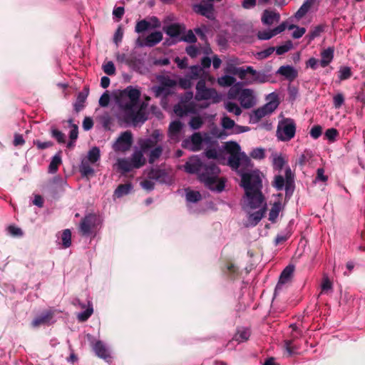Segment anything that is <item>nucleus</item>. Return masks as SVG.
Segmentation results:
<instances>
[{
  "label": "nucleus",
  "instance_id": "1",
  "mask_svg": "<svg viewBox=\"0 0 365 365\" xmlns=\"http://www.w3.org/2000/svg\"><path fill=\"white\" fill-rule=\"evenodd\" d=\"M140 91L132 86L120 91L116 97L118 111L115 116L119 123H132L134 125L144 123L147 116L142 109L138 108Z\"/></svg>",
  "mask_w": 365,
  "mask_h": 365
},
{
  "label": "nucleus",
  "instance_id": "2",
  "mask_svg": "<svg viewBox=\"0 0 365 365\" xmlns=\"http://www.w3.org/2000/svg\"><path fill=\"white\" fill-rule=\"evenodd\" d=\"M184 170L189 174H197L200 182L211 190L221 192L225 182L220 180L219 168L212 162L203 163L197 155L190 157L184 165Z\"/></svg>",
  "mask_w": 365,
  "mask_h": 365
},
{
  "label": "nucleus",
  "instance_id": "3",
  "mask_svg": "<svg viewBox=\"0 0 365 365\" xmlns=\"http://www.w3.org/2000/svg\"><path fill=\"white\" fill-rule=\"evenodd\" d=\"M237 173L241 177L240 186L245 190L244 202L253 207L259 206L265 199L262 193V173L257 169L246 172L237 170Z\"/></svg>",
  "mask_w": 365,
  "mask_h": 365
},
{
  "label": "nucleus",
  "instance_id": "4",
  "mask_svg": "<svg viewBox=\"0 0 365 365\" xmlns=\"http://www.w3.org/2000/svg\"><path fill=\"white\" fill-rule=\"evenodd\" d=\"M225 150L230 154L227 163L232 170H237L240 167L248 168L252 165L250 158L245 153L241 151V148L237 143L227 142L225 145Z\"/></svg>",
  "mask_w": 365,
  "mask_h": 365
},
{
  "label": "nucleus",
  "instance_id": "5",
  "mask_svg": "<svg viewBox=\"0 0 365 365\" xmlns=\"http://www.w3.org/2000/svg\"><path fill=\"white\" fill-rule=\"evenodd\" d=\"M101 158L99 148L94 146L91 148L87 155L81 157L79 165V171L83 178H89L94 175L95 170L93 168Z\"/></svg>",
  "mask_w": 365,
  "mask_h": 365
},
{
  "label": "nucleus",
  "instance_id": "6",
  "mask_svg": "<svg viewBox=\"0 0 365 365\" xmlns=\"http://www.w3.org/2000/svg\"><path fill=\"white\" fill-rule=\"evenodd\" d=\"M205 79H199L196 84L195 99L197 101H210L212 103H217L221 99L222 96L217 91L212 88H207L205 83Z\"/></svg>",
  "mask_w": 365,
  "mask_h": 365
},
{
  "label": "nucleus",
  "instance_id": "7",
  "mask_svg": "<svg viewBox=\"0 0 365 365\" xmlns=\"http://www.w3.org/2000/svg\"><path fill=\"white\" fill-rule=\"evenodd\" d=\"M228 97L232 99L237 98L244 108H250L256 103L254 92L250 88H232L229 91Z\"/></svg>",
  "mask_w": 365,
  "mask_h": 365
},
{
  "label": "nucleus",
  "instance_id": "8",
  "mask_svg": "<svg viewBox=\"0 0 365 365\" xmlns=\"http://www.w3.org/2000/svg\"><path fill=\"white\" fill-rule=\"evenodd\" d=\"M296 128V123L293 119L284 118L278 123L276 136L280 141L288 142L294 137Z\"/></svg>",
  "mask_w": 365,
  "mask_h": 365
},
{
  "label": "nucleus",
  "instance_id": "9",
  "mask_svg": "<svg viewBox=\"0 0 365 365\" xmlns=\"http://www.w3.org/2000/svg\"><path fill=\"white\" fill-rule=\"evenodd\" d=\"M210 142V137L207 133H194L190 137L184 139L182 142V147L190 151L200 150L205 143Z\"/></svg>",
  "mask_w": 365,
  "mask_h": 365
},
{
  "label": "nucleus",
  "instance_id": "10",
  "mask_svg": "<svg viewBox=\"0 0 365 365\" xmlns=\"http://www.w3.org/2000/svg\"><path fill=\"white\" fill-rule=\"evenodd\" d=\"M271 99L263 106L255 110L250 115V120L257 123L263 117L271 114L279 106L277 95L274 93L269 94Z\"/></svg>",
  "mask_w": 365,
  "mask_h": 365
},
{
  "label": "nucleus",
  "instance_id": "11",
  "mask_svg": "<svg viewBox=\"0 0 365 365\" xmlns=\"http://www.w3.org/2000/svg\"><path fill=\"white\" fill-rule=\"evenodd\" d=\"M245 207L250 208V210L259 209L257 211L254 212L252 213H250L247 217V223L246 224L247 227L256 226L260 220L264 217L266 211H267V202L265 199H263V202L260 203L259 206L253 207L251 205L245 202Z\"/></svg>",
  "mask_w": 365,
  "mask_h": 365
},
{
  "label": "nucleus",
  "instance_id": "12",
  "mask_svg": "<svg viewBox=\"0 0 365 365\" xmlns=\"http://www.w3.org/2000/svg\"><path fill=\"white\" fill-rule=\"evenodd\" d=\"M133 143V134L130 130L120 133L116 140L113 143L112 148L115 152H125L132 146Z\"/></svg>",
  "mask_w": 365,
  "mask_h": 365
},
{
  "label": "nucleus",
  "instance_id": "13",
  "mask_svg": "<svg viewBox=\"0 0 365 365\" xmlns=\"http://www.w3.org/2000/svg\"><path fill=\"white\" fill-rule=\"evenodd\" d=\"M193 11L208 19L213 20L215 18L214 5L212 2L202 1L200 4L193 5Z\"/></svg>",
  "mask_w": 365,
  "mask_h": 365
},
{
  "label": "nucleus",
  "instance_id": "14",
  "mask_svg": "<svg viewBox=\"0 0 365 365\" xmlns=\"http://www.w3.org/2000/svg\"><path fill=\"white\" fill-rule=\"evenodd\" d=\"M98 218L94 214L86 215L80 224V230L83 235L89 236L96 227Z\"/></svg>",
  "mask_w": 365,
  "mask_h": 365
},
{
  "label": "nucleus",
  "instance_id": "15",
  "mask_svg": "<svg viewBox=\"0 0 365 365\" xmlns=\"http://www.w3.org/2000/svg\"><path fill=\"white\" fill-rule=\"evenodd\" d=\"M184 124L180 120L172 121L168 128V137L172 143L179 142L184 135Z\"/></svg>",
  "mask_w": 365,
  "mask_h": 365
},
{
  "label": "nucleus",
  "instance_id": "16",
  "mask_svg": "<svg viewBox=\"0 0 365 365\" xmlns=\"http://www.w3.org/2000/svg\"><path fill=\"white\" fill-rule=\"evenodd\" d=\"M163 40V34L160 31H154L148 35L144 41L138 38L135 41V45L138 47H153L159 43Z\"/></svg>",
  "mask_w": 365,
  "mask_h": 365
},
{
  "label": "nucleus",
  "instance_id": "17",
  "mask_svg": "<svg viewBox=\"0 0 365 365\" xmlns=\"http://www.w3.org/2000/svg\"><path fill=\"white\" fill-rule=\"evenodd\" d=\"M290 327L292 329V333L291 334L292 339H286L284 341V349L287 353L288 356H291L294 354V351L297 349L296 346L292 345L293 341L302 335V332L299 330L297 326L295 324H292Z\"/></svg>",
  "mask_w": 365,
  "mask_h": 365
},
{
  "label": "nucleus",
  "instance_id": "18",
  "mask_svg": "<svg viewBox=\"0 0 365 365\" xmlns=\"http://www.w3.org/2000/svg\"><path fill=\"white\" fill-rule=\"evenodd\" d=\"M148 177L149 179L155 180L161 184H170L171 182L167 172L159 168H152L149 171Z\"/></svg>",
  "mask_w": 365,
  "mask_h": 365
},
{
  "label": "nucleus",
  "instance_id": "19",
  "mask_svg": "<svg viewBox=\"0 0 365 365\" xmlns=\"http://www.w3.org/2000/svg\"><path fill=\"white\" fill-rule=\"evenodd\" d=\"M96 354L106 361L109 362L111 359L110 353L108 346L101 341H97L92 345Z\"/></svg>",
  "mask_w": 365,
  "mask_h": 365
},
{
  "label": "nucleus",
  "instance_id": "20",
  "mask_svg": "<svg viewBox=\"0 0 365 365\" xmlns=\"http://www.w3.org/2000/svg\"><path fill=\"white\" fill-rule=\"evenodd\" d=\"M294 270V266L292 264H289L282 271V272L280 274L279 282L276 285L275 290H274V294L282 289V287L284 284H285L287 282H288Z\"/></svg>",
  "mask_w": 365,
  "mask_h": 365
},
{
  "label": "nucleus",
  "instance_id": "21",
  "mask_svg": "<svg viewBox=\"0 0 365 365\" xmlns=\"http://www.w3.org/2000/svg\"><path fill=\"white\" fill-rule=\"evenodd\" d=\"M53 312L52 311H46L37 316L31 322L34 327H37L41 324H50L54 322L53 319Z\"/></svg>",
  "mask_w": 365,
  "mask_h": 365
},
{
  "label": "nucleus",
  "instance_id": "22",
  "mask_svg": "<svg viewBox=\"0 0 365 365\" xmlns=\"http://www.w3.org/2000/svg\"><path fill=\"white\" fill-rule=\"evenodd\" d=\"M247 73H250L252 76V79L249 81L250 83H263L269 80V76L264 71H256L252 66H247L246 68V74Z\"/></svg>",
  "mask_w": 365,
  "mask_h": 365
},
{
  "label": "nucleus",
  "instance_id": "23",
  "mask_svg": "<svg viewBox=\"0 0 365 365\" xmlns=\"http://www.w3.org/2000/svg\"><path fill=\"white\" fill-rule=\"evenodd\" d=\"M277 73L284 76L289 81H293L297 76V71L291 66H281Z\"/></svg>",
  "mask_w": 365,
  "mask_h": 365
},
{
  "label": "nucleus",
  "instance_id": "24",
  "mask_svg": "<svg viewBox=\"0 0 365 365\" xmlns=\"http://www.w3.org/2000/svg\"><path fill=\"white\" fill-rule=\"evenodd\" d=\"M334 49L332 47H329L324 49L321 53V60L319 61V65L325 68L327 67L334 58Z\"/></svg>",
  "mask_w": 365,
  "mask_h": 365
},
{
  "label": "nucleus",
  "instance_id": "25",
  "mask_svg": "<svg viewBox=\"0 0 365 365\" xmlns=\"http://www.w3.org/2000/svg\"><path fill=\"white\" fill-rule=\"evenodd\" d=\"M280 16L278 13L269 11V10H264L262 16V21L265 25H272L274 24V22H278L279 21Z\"/></svg>",
  "mask_w": 365,
  "mask_h": 365
},
{
  "label": "nucleus",
  "instance_id": "26",
  "mask_svg": "<svg viewBox=\"0 0 365 365\" xmlns=\"http://www.w3.org/2000/svg\"><path fill=\"white\" fill-rule=\"evenodd\" d=\"M285 191L286 195H292L294 188V175L291 170V168L288 166L285 169Z\"/></svg>",
  "mask_w": 365,
  "mask_h": 365
},
{
  "label": "nucleus",
  "instance_id": "27",
  "mask_svg": "<svg viewBox=\"0 0 365 365\" xmlns=\"http://www.w3.org/2000/svg\"><path fill=\"white\" fill-rule=\"evenodd\" d=\"M175 113L179 117H183L195 112L194 107L190 104H178L174 107Z\"/></svg>",
  "mask_w": 365,
  "mask_h": 365
},
{
  "label": "nucleus",
  "instance_id": "28",
  "mask_svg": "<svg viewBox=\"0 0 365 365\" xmlns=\"http://www.w3.org/2000/svg\"><path fill=\"white\" fill-rule=\"evenodd\" d=\"M204 74L205 71L199 65H195L190 67L189 71L186 75L192 80H196L197 78H205L206 80Z\"/></svg>",
  "mask_w": 365,
  "mask_h": 365
},
{
  "label": "nucleus",
  "instance_id": "29",
  "mask_svg": "<svg viewBox=\"0 0 365 365\" xmlns=\"http://www.w3.org/2000/svg\"><path fill=\"white\" fill-rule=\"evenodd\" d=\"M225 73L237 76L241 80L246 78V68L242 67H236L232 64H229L225 69Z\"/></svg>",
  "mask_w": 365,
  "mask_h": 365
},
{
  "label": "nucleus",
  "instance_id": "30",
  "mask_svg": "<svg viewBox=\"0 0 365 365\" xmlns=\"http://www.w3.org/2000/svg\"><path fill=\"white\" fill-rule=\"evenodd\" d=\"M164 32L171 38H178L182 32V28L179 24H171L163 27Z\"/></svg>",
  "mask_w": 365,
  "mask_h": 365
},
{
  "label": "nucleus",
  "instance_id": "31",
  "mask_svg": "<svg viewBox=\"0 0 365 365\" xmlns=\"http://www.w3.org/2000/svg\"><path fill=\"white\" fill-rule=\"evenodd\" d=\"M130 160L134 168H140L145 163V159L143 156V152L141 150L135 151L130 158Z\"/></svg>",
  "mask_w": 365,
  "mask_h": 365
},
{
  "label": "nucleus",
  "instance_id": "32",
  "mask_svg": "<svg viewBox=\"0 0 365 365\" xmlns=\"http://www.w3.org/2000/svg\"><path fill=\"white\" fill-rule=\"evenodd\" d=\"M133 187L131 183H125L119 185L114 191V197L120 198L128 195L132 191Z\"/></svg>",
  "mask_w": 365,
  "mask_h": 365
},
{
  "label": "nucleus",
  "instance_id": "33",
  "mask_svg": "<svg viewBox=\"0 0 365 365\" xmlns=\"http://www.w3.org/2000/svg\"><path fill=\"white\" fill-rule=\"evenodd\" d=\"M117 167L123 173L131 171L134 167L130 160L128 158H119L117 160Z\"/></svg>",
  "mask_w": 365,
  "mask_h": 365
},
{
  "label": "nucleus",
  "instance_id": "34",
  "mask_svg": "<svg viewBox=\"0 0 365 365\" xmlns=\"http://www.w3.org/2000/svg\"><path fill=\"white\" fill-rule=\"evenodd\" d=\"M250 336V331L247 328H240L233 337V340L238 343L246 341Z\"/></svg>",
  "mask_w": 365,
  "mask_h": 365
},
{
  "label": "nucleus",
  "instance_id": "35",
  "mask_svg": "<svg viewBox=\"0 0 365 365\" xmlns=\"http://www.w3.org/2000/svg\"><path fill=\"white\" fill-rule=\"evenodd\" d=\"M282 210V204L279 201L275 202L269 213V220L274 222L279 216V212Z\"/></svg>",
  "mask_w": 365,
  "mask_h": 365
},
{
  "label": "nucleus",
  "instance_id": "36",
  "mask_svg": "<svg viewBox=\"0 0 365 365\" xmlns=\"http://www.w3.org/2000/svg\"><path fill=\"white\" fill-rule=\"evenodd\" d=\"M152 91L154 93L155 97H163V98H167L169 95H170L171 92L169 88H165L162 86H154L152 87Z\"/></svg>",
  "mask_w": 365,
  "mask_h": 365
},
{
  "label": "nucleus",
  "instance_id": "37",
  "mask_svg": "<svg viewBox=\"0 0 365 365\" xmlns=\"http://www.w3.org/2000/svg\"><path fill=\"white\" fill-rule=\"evenodd\" d=\"M235 81V78L230 75H225L217 78V83L222 87L231 86Z\"/></svg>",
  "mask_w": 365,
  "mask_h": 365
},
{
  "label": "nucleus",
  "instance_id": "38",
  "mask_svg": "<svg viewBox=\"0 0 365 365\" xmlns=\"http://www.w3.org/2000/svg\"><path fill=\"white\" fill-rule=\"evenodd\" d=\"M61 163V158L59 154L55 155L49 164L48 172L51 174H54L58 170V165Z\"/></svg>",
  "mask_w": 365,
  "mask_h": 365
},
{
  "label": "nucleus",
  "instance_id": "39",
  "mask_svg": "<svg viewBox=\"0 0 365 365\" xmlns=\"http://www.w3.org/2000/svg\"><path fill=\"white\" fill-rule=\"evenodd\" d=\"M93 312V305L91 302H88L87 309L81 312H79L77 315V318L80 322H86L91 316Z\"/></svg>",
  "mask_w": 365,
  "mask_h": 365
},
{
  "label": "nucleus",
  "instance_id": "40",
  "mask_svg": "<svg viewBox=\"0 0 365 365\" xmlns=\"http://www.w3.org/2000/svg\"><path fill=\"white\" fill-rule=\"evenodd\" d=\"M324 27L322 25H318L315 26L306 36L308 38L309 42L313 41L315 38L320 36L324 31Z\"/></svg>",
  "mask_w": 365,
  "mask_h": 365
},
{
  "label": "nucleus",
  "instance_id": "41",
  "mask_svg": "<svg viewBox=\"0 0 365 365\" xmlns=\"http://www.w3.org/2000/svg\"><path fill=\"white\" fill-rule=\"evenodd\" d=\"M163 153V148L160 145H158L153 149H152L149 153V163H153L157 159L160 158V156Z\"/></svg>",
  "mask_w": 365,
  "mask_h": 365
},
{
  "label": "nucleus",
  "instance_id": "42",
  "mask_svg": "<svg viewBox=\"0 0 365 365\" xmlns=\"http://www.w3.org/2000/svg\"><path fill=\"white\" fill-rule=\"evenodd\" d=\"M225 108L228 112L232 113L237 116L240 115L242 113L241 108L238 106L237 103L234 102H226L225 103Z\"/></svg>",
  "mask_w": 365,
  "mask_h": 365
},
{
  "label": "nucleus",
  "instance_id": "43",
  "mask_svg": "<svg viewBox=\"0 0 365 365\" xmlns=\"http://www.w3.org/2000/svg\"><path fill=\"white\" fill-rule=\"evenodd\" d=\"M155 142H154V140H153L152 138L141 139L139 141L140 150L143 153H145L147 150L150 149L152 147L155 145Z\"/></svg>",
  "mask_w": 365,
  "mask_h": 365
},
{
  "label": "nucleus",
  "instance_id": "44",
  "mask_svg": "<svg viewBox=\"0 0 365 365\" xmlns=\"http://www.w3.org/2000/svg\"><path fill=\"white\" fill-rule=\"evenodd\" d=\"M352 76L351 68L349 66H341L339 70L338 77L340 81L349 79Z\"/></svg>",
  "mask_w": 365,
  "mask_h": 365
},
{
  "label": "nucleus",
  "instance_id": "45",
  "mask_svg": "<svg viewBox=\"0 0 365 365\" xmlns=\"http://www.w3.org/2000/svg\"><path fill=\"white\" fill-rule=\"evenodd\" d=\"M272 163L274 168L279 171L283 168L285 160L281 155L274 154L273 155Z\"/></svg>",
  "mask_w": 365,
  "mask_h": 365
},
{
  "label": "nucleus",
  "instance_id": "46",
  "mask_svg": "<svg viewBox=\"0 0 365 365\" xmlns=\"http://www.w3.org/2000/svg\"><path fill=\"white\" fill-rule=\"evenodd\" d=\"M61 241L63 248H68L71 245V232L70 230L66 229L61 235Z\"/></svg>",
  "mask_w": 365,
  "mask_h": 365
},
{
  "label": "nucleus",
  "instance_id": "47",
  "mask_svg": "<svg viewBox=\"0 0 365 365\" xmlns=\"http://www.w3.org/2000/svg\"><path fill=\"white\" fill-rule=\"evenodd\" d=\"M286 180L284 178L278 175L274 177V180L273 181L272 185L276 188L277 190H282L284 188L285 189Z\"/></svg>",
  "mask_w": 365,
  "mask_h": 365
},
{
  "label": "nucleus",
  "instance_id": "48",
  "mask_svg": "<svg viewBox=\"0 0 365 365\" xmlns=\"http://www.w3.org/2000/svg\"><path fill=\"white\" fill-rule=\"evenodd\" d=\"M150 28V23L145 19L139 21L137 22L135 31L136 33H142L145 31H148Z\"/></svg>",
  "mask_w": 365,
  "mask_h": 365
},
{
  "label": "nucleus",
  "instance_id": "49",
  "mask_svg": "<svg viewBox=\"0 0 365 365\" xmlns=\"http://www.w3.org/2000/svg\"><path fill=\"white\" fill-rule=\"evenodd\" d=\"M158 80L161 83L162 86H164L168 88H173L177 85V82L175 80L171 79L168 76H160L158 78Z\"/></svg>",
  "mask_w": 365,
  "mask_h": 365
},
{
  "label": "nucleus",
  "instance_id": "50",
  "mask_svg": "<svg viewBox=\"0 0 365 365\" xmlns=\"http://www.w3.org/2000/svg\"><path fill=\"white\" fill-rule=\"evenodd\" d=\"M186 200L189 202H197L201 200V195L198 191H187L186 192Z\"/></svg>",
  "mask_w": 365,
  "mask_h": 365
},
{
  "label": "nucleus",
  "instance_id": "51",
  "mask_svg": "<svg viewBox=\"0 0 365 365\" xmlns=\"http://www.w3.org/2000/svg\"><path fill=\"white\" fill-rule=\"evenodd\" d=\"M293 46L292 42L291 41H287L284 44L277 46L275 48V51L277 55H282L287 52H288Z\"/></svg>",
  "mask_w": 365,
  "mask_h": 365
},
{
  "label": "nucleus",
  "instance_id": "52",
  "mask_svg": "<svg viewBox=\"0 0 365 365\" xmlns=\"http://www.w3.org/2000/svg\"><path fill=\"white\" fill-rule=\"evenodd\" d=\"M100 121H101V125L103 126V128L105 130H110V126L112 124V118L108 113H106V114L101 115L100 118Z\"/></svg>",
  "mask_w": 365,
  "mask_h": 365
},
{
  "label": "nucleus",
  "instance_id": "53",
  "mask_svg": "<svg viewBox=\"0 0 365 365\" xmlns=\"http://www.w3.org/2000/svg\"><path fill=\"white\" fill-rule=\"evenodd\" d=\"M202 124V119L200 116H194L191 118L189 122V125L192 130H197L200 128Z\"/></svg>",
  "mask_w": 365,
  "mask_h": 365
},
{
  "label": "nucleus",
  "instance_id": "54",
  "mask_svg": "<svg viewBox=\"0 0 365 365\" xmlns=\"http://www.w3.org/2000/svg\"><path fill=\"white\" fill-rule=\"evenodd\" d=\"M192 79L189 78L187 75L185 77L180 78L178 80V85L180 88L183 89L190 88L192 86Z\"/></svg>",
  "mask_w": 365,
  "mask_h": 365
},
{
  "label": "nucleus",
  "instance_id": "55",
  "mask_svg": "<svg viewBox=\"0 0 365 365\" xmlns=\"http://www.w3.org/2000/svg\"><path fill=\"white\" fill-rule=\"evenodd\" d=\"M274 47H269L263 51L257 52L256 53V57L259 60L267 58L274 53Z\"/></svg>",
  "mask_w": 365,
  "mask_h": 365
},
{
  "label": "nucleus",
  "instance_id": "56",
  "mask_svg": "<svg viewBox=\"0 0 365 365\" xmlns=\"http://www.w3.org/2000/svg\"><path fill=\"white\" fill-rule=\"evenodd\" d=\"M221 125L224 129L230 130L235 126V123L228 116L224 115L221 120Z\"/></svg>",
  "mask_w": 365,
  "mask_h": 365
},
{
  "label": "nucleus",
  "instance_id": "57",
  "mask_svg": "<svg viewBox=\"0 0 365 365\" xmlns=\"http://www.w3.org/2000/svg\"><path fill=\"white\" fill-rule=\"evenodd\" d=\"M51 136L53 138H54L55 139H56V140L59 143H65L66 136L61 131H60L54 128H52L51 130Z\"/></svg>",
  "mask_w": 365,
  "mask_h": 365
},
{
  "label": "nucleus",
  "instance_id": "58",
  "mask_svg": "<svg viewBox=\"0 0 365 365\" xmlns=\"http://www.w3.org/2000/svg\"><path fill=\"white\" fill-rule=\"evenodd\" d=\"M178 41L187 43H195L197 41V38L192 31L189 30L183 36L180 37Z\"/></svg>",
  "mask_w": 365,
  "mask_h": 365
},
{
  "label": "nucleus",
  "instance_id": "59",
  "mask_svg": "<svg viewBox=\"0 0 365 365\" xmlns=\"http://www.w3.org/2000/svg\"><path fill=\"white\" fill-rule=\"evenodd\" d=\"M103 70L108 76H113L115 73V67L112 61H108L103 66Z\"/></svg>",
  "mask_w": 365,
  "mask_h": 365
},
{
  "label": "nucleus",
  "instance_id": "60",
  "mask_svg": "<svg viewBox=\"0 0 365 365\" xmlns=\"http://www.w3.org/2000/svg\"><path fill=\"white\" fill-rule=\"evenodd\" d=\"M322 292H327L332 289V283L327 276H324L321 284Z\"/></svg>",
  "mask_w": 365,
  "mask_h": 365
},
{
  "label": "nucleus",
  "instance_id": "61",
  "mask_svg": "<svg viewBox=\"0 0 365 365\" xmlns=\"http://www.w3.org/2000/svg\"><path fill=\"white\" fill-rule=\"evenodd\" d=\"M250 156L254 159L261 160L265 156L264 150L262 148H257L250 153Z\"/></svg>",
  "mask_w": 365,
  "mask_h": 365
},
{
  "label": "nucleus",
  "instance_id": "62",
  "mask_svg": "<svg viewBox=\"0 0 365 365\" xmlns=\"http://www.w3.org/2000/svg\"><path fill=\"white\" fill-rule=\"evenodd\" d=\"M274 36L273 30L262 31L257 33V38L259 40H269Z\"/></svg>",
  "mask_w": 365,
  "mask_h": 365
},
{
  "label": "nucleus",
  "instance_id": "63",
  "mask_svg": "<svg viewBox=\"0 0 365 365\" xmlns=\"http://www.w3.org/2000/svg\"><path fill=\"white\" fill-rule=\"evenodd\" d=\"M87 97V93L86 94H83L82 93H79L78 98H77V101L76 103H75V110L78 112L79 110H81V108H83V103H84L86 98Z\"/></svg>",
  "mask_w": 365,
  "mask_h": 365
},
{
  "label": "nucleus",
  "instance_id": "64",
  "mask_svg": "<svg viewBox=\"0 0 365 365\" xmlns=\"http://www.w3.org/2000/svg\"><path fill=\"white\" fill-rule=\"evenodd\" d=\"M334 106L335 108H339L344 103V98L342 93H338L333 98Z\"/></svg>",
  "mask_w": 365,
  "mask_h": 365
}]
</instances>
